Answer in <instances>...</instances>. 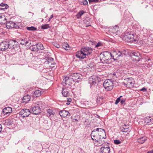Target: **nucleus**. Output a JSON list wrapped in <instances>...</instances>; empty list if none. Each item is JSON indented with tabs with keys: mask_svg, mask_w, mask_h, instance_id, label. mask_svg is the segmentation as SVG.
<instances>
[{
	"mask_svg": "<svg viewBox=\"0 0 153 153\" xmlns=\"http://www.w3.org/2000/svg\"><path fill=\"white\" fill-rule=\"evenodd\" d=\"M101 81V79L99 77L96 75L91 76L88 79L89 83L91 86L98 85Z\"/></svg>",
	"mask_w": 153,
	"mask_h": 153,
	"instance_id": "nucleus-5",
	"label": "nucleus"
},
{
	"mask_svg": "<svg viewBox=\"0 0 153 153\" xmlns=\"http://www.w3.org/2000/svg\"><path fill=\"white\" fill-rule=\"evenodd\" d=\"M147 153H153V150H152L151 151H148Z\"/></svg>",
	"mask_w": 153,
	"mask_h": 153,
	"instance_id": "nucleus-59",
	"label": "nucleus"
},
{
	"mask_svg": "<svg viewBox=\"0 0 153 153\" xmlns=\"http://www.w3.org/2000/svg\"><path fill=\"white\" fill-rule=\"evenodd\" d=\"M120 53H121V56H123V55H126V51H120Z\"/></svg>",
	"mask_w": 153,
	"mask_h": 153,
	"instance_id": "nucleus-52",
	"label": "nucleus"
},
{
	"mask_svg": "<svg viewBox=\"0 0 153 153\" xmlns=\"http://www.w3.org/2000/svg\"><path fill=\"white\" fill-rule=\"evenodd\" d=\"M31 99L30 96L28 94L26 95L23 97V102L26 103L30 101Z\"/></svg>",
	"mask_w": 153,
	"mask_h": 153,
	"instance_id": "nucleus-25",
	"label": "nucleus"
},
{
	"mask_svg": "<svg viewBox=\"0 0 153 153\" xmlns=\"http://www.w3.org/2000/svg\"><path fill=\"white\" fill-rule=\"evenodd\" d=\"M80 149V150H82V149H81V148H79V149Z\"/></svg>",
	"mask_w": 153,
	"mask_h": 153,
	"instance_id": "nucleus-62",
	"label": "nucleus"
},
{
	"mask_svg": "<svg viewBox=\"0 0 153 153\" xmlns=\"http://www.w3.org/2000/svg\"><path fill=\"white\" fill-rule=\"evenodd\" d=\"M144 122L146 123H153V120L152 119H151L150 117H147L145 118L144 120Z\"/></svg>",
	"mask_w": 153,
	"mask_h": 153,
	"instance_id": "nucleus-28",
	"label": "nucleus"
},
{
	"mask_svg": "<svg viewBox=\"0 0 153 153\" xmlns=\"http://www.w3.org/2000/svg\"><path fill=\"white\" fill-rule=\"evenodd\" d=\"M50 28V27L49 26V24H45L44 25H43L42 27L41 28L43 29H46Z\"/></svg>",
	"mask_w": 153,
	"mask_h": 153,
	"instance_id": "nucleus-38",
	"label": "nucleus"
},
{
	"mask_svg": "<svg viewBox=\"0 0 153 153\" xmlns=\"http://www.w3.org/2000/svg\"><path fill=\"white\" fill-rule=\"evenodd\" d=\"M100 150L101 153H110V147L108 145L102 146Z\"/></svg>",
	"mask_w": 153,
	"mask_h": 153,
	"instance_id": "nucleus-18",
	"label": "nucleus"
},
{
	"mask_svg": "<svg viewBox=\"0 0 153 153\" xmlns=\"http://www.w3.org/2000/svg\"><path fill=\"white\" fill-rule=\"evenodd\" d=\"M114 143L116 144H119L121 143V141L119 140H114Z\"/></svg>",
	"mask_w": 153,
	"mask_h": 153,
	"instance_id": "nucleus-45",
	"label": "nucleus"
},
{
	"mask_svg": "<svg viewBox=\"0 0 153 153\" xmlns=\"http://www.w3.org/2000/svg\"><path fill=\"white\" fill-rule=\"evenodd\" d=\"M53 45L55 47L58 48H59L60 47L59 45L56 42H53Z\"/></svg>",
	"mask_w": 153,
	"mask_h": 153,
	"instance_id": "nucleus-49",
	"label": "nucleus"
},
{
	"mask_svg": "<svg viewBox=\"0 0 153 153\" xmlns=\"http://www.w3.org/2000/svg\"><path fill=\"white\" fill-rule=\"evenodd\" d=\"M43 20H44L43 19H42L41 22H42L43 21Z\"/></svg>",
	"mask_w": 153,
	"mask_h": 153,
	"instance_id": "nucleus-61",
	"label": "nucleus"
},
{
	"mask_svg": "<svg viewBox=\"0 0 153 153\" xmlns=\"http://www.w3.org/2000/svg\"><path fill=\"white\" fill-rule=\"evenodd\" d=\"M121 129L123 132H127L130 131L129 126L126 124L124 125L121 127Z\"/></svg>",
	"mask_w": 153,
	"mask_h": 153,
	"instance_id": "nucleus-21",
	"label": "nucleus"
},
{
	"mask_svg": "<svg viewBox=\"0 0 153 153\" xmlns=\"http://www.w3.org/2000/svg\"><path fill=\"white\" fill-rule=\"evenodd\" d=\"M32 112L28 109H23L19 112V115L23 118L28 117Z\"/></svg>",
	"mask_w": 153,
	"mask_h": 153,
	"instance_id": "nucleus-14",
	"label": "nucleus"
},
{
	"mask_svg": "<svg viewBox=\"0 0 153 153\" xmlns=\"http://www.w3.org/2000/svg\"><path fill=\"white\" fill-rule=\"evenodd\" d=\"M32 114L34 115L38 114V106H34L31 108Z\"/></svg>",
	"mask_w": 153,
	"mask_h": 153,
	"instance_id": "nucleus-23",
	"label": "nucleus"
},
{
	"mask_svg": "<svg viewBox=\"0 0 153 153\" xmlns=\"http://www.w3.org/2000/svg\"><path fill=\"white\" fill-rule=\"evenodd\" d=\"M111 53L106 51L103 52L100 54V59L104 63H108V60L111 59Z\"/></svg>",
	"mask_w": 153,
	"mask_h": 153,
	"instance_id": "nucleus-3",
	"label": "nucleus"
},
{
	"mask_svg": "<svg viewBox=\"0 0 153 153\" xmlns=\"http://www.w3.org/2000/svg\"><path fill=\"white\" fill-rule=\"evenodd\" d=\"M72 121L74 123H77L78 121V120L76 119H73L72 120Z\"/></svg>",
	"mask_w": 153,
	"mask_h": 153,
	"instance_id": "nucleus-54",
	"label": "nucleus"
},
{
	"mask_svg": "<svg viewBox=\"0 0 153 153\" xmlns=\"http://www.w3.org/2000/svg\"><path fill=\"white\" fill-rule=\"evenodd\" d=\"M76 56L78 58L83 59L86 57V54L83 51L82 48L80 51H77L76 53Z\"/></svg>",
	"mask_w": 153,
	"mask_h": 153,
	"instance_id": "nucleus-15",
	"label": "nucleus"
},
{
	"mask_svg": "<svg viewBox=\"0 0 153 153\" xmlns=\"http://www.w3.org/2000/svg\"><path fill=\"white\" fill-rule=\"evenodd\" d=\"M45 91V90L39 88V94H40V95H42Z\"/></svg>",
	"mask_w": 153,
	"mask_h": 153,
	"instance_id": "nucleus-40",
	"label": "nucleus"
},
{
	"mask_svg": "<svg viewBox=\"0 0 153 153\" xmlns=\"http://www.w3.org/2000/svg\"><path fill=\"white\" fill-rule=\"evenodd\" d=\"M91 139L93 140L99 142L102 139H105L106 134L105 130L101 128L94 129L91 134Z\"/></svg>",
	"mask_w": 153,
	"mask_h": 153,
	"instance_id": "nucleus-2",
	"label": "nucleus"
},
{
	"mask_svg": "<svg viewBox=\"0 0 153 153\" xmlns=\"http://www.w3.org/2000/svg\"><path fill=\"white\" fill-rule=\"evenodd\" d=\"M70 75L72 77L74 81L76 82H79V81L82 78V76L81 74L79 73H71Z\"/></svg>",
	"mask_w": 153,
	"mask_h": 153,
	"instance_id": "nucleus-13",
	"label": "nucleus"
},
{
	"mask_svg": "<svg viewBox=\"0 0 153 153\" xmlns=\"http://www.w3.org/2000/svg\"><path fill=\"white\" fill-rule=\"evenodd\" d=\"M70 104V102H67L66 103V104L67 105H69Z\"/></svg>",
	"mask_w": 153,
	"mask_h": 153,
	"instance_id": "nucleus-60",
	"label": "nucleus"
},
{
	"mask_svg": "<svg viewBox=\"0 0 153 153\" xmlns=\"http://www.w3.org/2000/svg\"><path fill=\"white\" fill-rule=\"evenodd\" d=\"M122 97V96H120V98H121V97Z\"/></svg>",
	"mask_w": 153,
	"mask_h": 153,
	"instance_id": "nucleus-64",
	"label": "nucleus"
},
{
	"mask_svg": "<svg viewBox=\"0 0 153 153\" xmlns=\"http://www.w3.org/2000/svg\"><path fill=\"white\" fill-rule=\"evenodd\" d=\"M43 67H44V69H43L42 71L41 72L42 73H47V71H46V69H47V68H45V67H44V65H43Z\"/></svg>",
	"mask_w": 153,
	"mask_h": 153,
	"instance_id": "nucleus-50",
	"label": "nucleus"
},
{
	"mask_svg": "<svg viewBox=\"0 0 153 153\" xmlns=\"http://www.w3.org/2000/svg\"><path fill=\"white\" fill-rule=\"evenodd\" d=\"M132 60L134 61H139L140 60L141 56L138 52H133L130 53Z\"/></svg>",
	"mask_w": 153,
	"mask_h": 153,
	"instance_id": "nucleus-10",
	"label": "nucleus"
},
{
	"mask_svg": "<svg viewBox=\"0 0 153 153\" xmlns=\"http://www.w3.org/2000/svg\"><path fill=\"white\" fill-rule=\"evenodd\" d=\"M62 93L63 96L64 97H67L70 95L68 89L67 88V87L62 88Z\"/></svg>",
	"mask_w": 153,
	"mask_h": 153,
	"instance_id": "nucleus-20",
	"label": "nucleus"
},
{
	"mask_svg": "<svg viewBox=\"0 0 153 153\" xmlns=\"http://www.w3.org/2000/svg\"><path fill=\"white\" fill-rule=\"evenodd\" d=\"M10 49L16 51L19 48L18 42L13 40H9Z\"/></svg>",
	"mask_w": 153,
	"mask_h": 153,
	"instance_id": "nucleus-9",
	"label": "nucleus"
},
{
	"mask_svg": "<svg viewBox=\"0 0 153 153\" xmlns=\"http://www.w3.org/2000/svg\"><path fill=\"white\" fill-rule=\"evenodd\" d=\"M146 140V138L145 137H141L137 140V142L141 144L143 143Z\"/></svg>",
	"mask_w": 153,
	"mask_h": 153,
	"instance_id": "nucleus-30",
	"label": "nucleus"
},
{
	"mask_svg": "<svg viewBox=\"0 0 153 153\" xmlns=\"http://www.w3.org/2000/svg\"><path fill=\"white\" fill-rule=\"evenodd\" d=\"M42 53L39 54V65H44L45 68H51L54 69L56 63L53 61V59L51 57H48L47 54L41 51Z\"/></svg>",
	"mask_w": 153,
	"mask_h": 153,
	"instance_id": "nucleus-1",
	"label": "nucleus"
},
{
	"mask_svg": "<svg viewBox=\"0 0 153 153\" xmlns=\"http://www.w3.org/2000/svg\"><path fill=\"white\" fill-rule=\"evenodd\" d=\"M65 1H68V0H64Z\"/></svg>",
	"mask_w": 153,
	"mask_h": 153,
	"instance_id": "nucleus-63",
	"label": "nucleus"
},
{
	"mask_svg": "<svg viewBox=\"0 0 153 153\" xmlns=\"http://www.w3.org/2000/svg\"><path fill=\"white\" fill-rule=\"evenodd\" d=\"M15 23L10 21L7 22L6 24V26L8 28H15Z\"/></svg>",
	"mask_w": 153,
	"mask_h": 153,
	"instance_id": "nucleus-22",
	"label": "nucleus"
},
{
	"mask_svg": "<svg viewBox=\"0 0 153 153\" xmlns=\"http://www.w3.org/2000/svg\"><path fill=\"white\" fill-rule=\"evenodd\" d=\"M120 101V97H118L116 100L115 102L116 105H117Z\"/></svg>",
	"mask_w": 153,
	"mask_h": 153,
	"instance_id": "nucleus-46",
	"label": "nucleus"
},
{
	"mask_svg": "<svg viewBox=\"0 0 153 153\" xmlns=\"http://www.w3.org/2000/svg\"><path fill=\"white\" fill-rule=\"evenodd\" d=\"M19 42H20V43L22 45H26L28 43V41L27 40L26 38L20 39Z\"/></svg>",
	"mask_w": 153,
	"mask_h": 153,
	"instance_id": "nucleus-29",
	"label": "nucleus"
},
{
	"mask_svg": "<svg viewBox=\"0 0 153 153\" xmlns=\"http://www.w3.org/2000/svg\"><path fill=\"white\" fill-rule=\"evenodd\" d=\"M2 129V126L0 124V132L1 131Z\"/></svg>",
	"mask_w": 153,
	"mask_h": 153,
	"instance_id": "nucleus-57",
	"label": "nucleus"
},
{
	"mask_svg": "<svg viewBox=\"0 0 153 153\" xmlns=\"http://www.w3.org/2000/svg\"><path fill=\"white\" fill-rule=\"evenodd\" d=\"M44 48L43 45L42 44L39 43V53H40V54L42 53L41 51H42V52L44 53Z\"/></svg>",
	"mask_w": 153,
	"mask_h": 153,
	"instance_id": "nucleus-34",
	"label": "nucleus"
},
{
	"mask_svg": "<svg viewBox=\"0 0 153 153\" xmlns=\"http://www.w3.org/2000/svg\"><path fill=\"white\" fill-rule=\"evenodd\" d=\"M99 0H88L89 3L91 4L92 2L96 3Z\"/></svg>",
	"mask_w": 153,
	"mask_h": 153,
	"instance_id": "nucleus-47",
	"label": "nucleus"
},
{
	"mask_svg": "<svg viewBox=\"0 0 153 153\" xmlns=\"http://www.w3.org/2000/svg\"><path fill=\"white\" fill-rule=\"evenodd\" d=\"M118 29V26L117 25H116L113 27V28L111 29V31L112 32V33L113 34H116V35H117L119 33Z\"/></svg>",
	"mask_w": 153,
	"mask_h": 153,
	"instance_id": "nucleus-24",
	"label": "nucleus"
},
{
	"mask_svg": "<svg viewBox=\"0 0 153 153\" xmlns=\"http://www.w3.org/2000/svg\"><path fill=\"white\" fill-rule=\"evenodd\" d=\"M80 4L82 5L83 4L84 5H86L88 4V3L87 1L86 0L83 1H80Z\"/></svg>",
	"mask_w": 153,
	"mask_h": 153,
	"instance_id": "nucleus-43",
	"label": "nucleus"
},
{
	"mask_svg": "<svg viewBox=\"0 0 153 153\" xmlns=\"http://www.w3.org/2000/svg\"><path fill=\"white\" fill-rule=\"evenodd\" d=\"M81 48L84 53L86 54V56L90 55L92 53L93 51L92 48L87 47H85L82 48Z\"/></svg>",
	"mask_w": 153,
	"mask_h": 153,
	"instance_id": "nucleus-16",
	"label": "nucleus"
},
{
	"mask_svg": "<svg viewBox=\"0 0 153 153\" xmlns=\"http://www.w3.org/2000/svg\"><path fill=\"white\" fill-rule=\"evenodd\" d=\"M62 47L65 50H68V48H69V47L68 44L67 43L64 42L62 44Z\"/></svg>",
	"mask_w": 153,
	"mask_h": 153,
	"instance_id": "nucleus-35",
	"label": "nucleus"
},
{
	"mask_svg": "<svg viewBox=\"0 0 153 153\" xmlns=\"http://www.w3.org/2000/svg\"><path fill=\"white\" fill-rule=\"evenodd\" d=\"M146 66H147L148 68L150 67L152 64V62L150 58H148L145 61Z\"/></svg>",
	"mask_w": 153,
	"mask_h": 153,
	"instance_id": "nucleus-27",
	"label": "nucleus"
},
{
	"mask_svg": "<svg viewBox=\"0 0 153 153\" xmlns=\"http://www.w3.org/2000/svg\"><path fill=\"white\" fill-rule=\"evenodd\" d=\"M27 29L29 30H35L37 29L34 27L32 26L31 27H27Z\"/></svg>",
	"mask_w": 153,
	"mask_h": 153,
	"instance_id": "nucleus-42",
	"label": "nucleus"
},
{
	"mask_svg": "<svg viewBox=\"0 0 153 153\" xmlns=\"http://www.w3.org/2000/svg\"><path fill=\"white\" fill-rule=\"evenodd\" d=\"M53 14H52L51 15L50 17L49 18V19H48V21H50V20L53 18Z\"/></svg>",
	"mask_w": 153,
	"mask_h": 153,
	"instance_id": "nucleus-56",
	"label": "nucleus"
},
{
	"mask_svg": "<svg viewBox=\"0 0 153 153\" xmlns=\"http://www.w3.org/2000/svg\"><path fill=\"white\" fill-rule=\"evenodd\" d=\"M38 90L36 91L33 94V97H38Z\"/></svg>",
	"mask_w": 153,
	"mask_h": 153,
	"instance_id": "nucleus-44",
	"label": "nucleus"
},
{
	"mask_svg": "<svg viewBox=\"0 0 153 153\" xmlns=\"http://www.w3.org/2000/svg\"><path fill=\"white\" fill-rule=\"evenodd\" d=\"M59 114L60 116L62 117H65L67 116L69 117L70 116V113L68 111L65 110L60 111Z\"/></svg>",
	"mask_w": 153,
	"mask_h": 153,
	"instance_id": "nucleus-19",
	"label": "nucleus"
},
{
	"mask_svg": "<svg viewBox=\"0 0 153 153\" xmlns=\"http://www.w3.org/2000/svg\"><path fill=\"white\" fill-rule=\"evenodd\" d=\"M103 86L107 91L111 90L113 87V82L110 79L105 80L103 82Z\"/></svg>",
	"mask_w": 153,
	"mask_h": 153,
	"instance_id": "nucleus-7",
	"label": "nucleus"
},
{
	"mask_svg": "<svg viewBox=\"0 0 153 153\" xmlns=\"http://www.w3.org/2000/svg\"><path fill=\"white\" fill-rule=\"evenodd\" d=\"M143 35L145 37H149L150 36V32L147 29L145 28H143L142 30Z\"/></svg>",
	"mask_w": 153,
	"mask_h": 153,
	"instance_id": "nucleus-26",
	"label": "nucleus"
},
{
	"mask_svg": "<svg viewBox=\"0 0 153 153\" xmlns=\"http://www.w3.org/2000/svg\"><path fill=\"white\" fill-rule=\"evenodd\" d=\"M4 122L5 123H4L5 125H10L11 124V122L10 121V120H9L7 119L5 120Z\"/></svg>",
	"mask_w": 153,
	"mask_h": 153,
	"instance_id": "nucleus-41",
	"label": "nucleus"
},
{
	"mask_svg": "<svg viewBox=\"0 0 153 153\" xmlns=\"http://www.w3.org/2000/svg\"><path fill=\"white\" fill-rule=\"evenodd\" d=\"M125 100L124 99H122L121 100H120V103L121 104H123L125 103Z\"/></svg>",
	"mask_w": 153,
	"mask_h": 153,
	"instance_id": "nucleus-51",
	"label": "nucleus"
},
{
	"mask_svg": "<svg viewBox=\"0 0 153 153\" xmlns=\"http://www.w3.org/2000/svg\"><path fill=\"white\" fill-rule=\"evenodd\" d=\"M15 28L16 29L21 28L22 26L21 25V23L20 22L15 23Z\"/></svg>",
	"mask_w": 153,
	"mask_h": 153,
	"instance_id": "nucleus-37",
	"label": "nucleus"
},
{
	"mask_svg": "<svg viewBox=\"0 0 153 153\" xmlns=\"http://www.w3.org/2000/svg\"><path fill=\"white\" fill-rule=\"evenodd\" d=\"M123 40L128 42H132L135 40L134 35L131 32H126L122 36Z\"/></svg>",
	"mask_w": 153,
	"mask_h": 153,
	"instance_id": "nucleus-4",
	"label": "nucleus"
},
{
	"mask_svg": "<svg viewBox=\"0 0 153 153\" xmlns=\"http://www.w3.org/2000/svg\"><path fill=\"white\" fill-rule=\"evenodd\" d=\"M85 13V12L83 10H80L76 16L78 18H80Z\"/></svg>",
	"mask_w": 153,
	"mask_h": 153,
	"instance_id": "nucleus-36",
	"label": "nucleus"
},
{
	"mask_svg": "<svg viewBox=\"0 0 153 153\" xmlns=\"http://www.w3.org/2000/svg\"><path fill=\"white\" fill-rule=\"evenodd\" d=\"M12 109L11 107H7L4 108L2 110V112L4 115L8 116L12 113Z\"/></svg>",
	"mask_w": 153,
	"mask_h": 153,
	"instance_id": "nucleus-17",
	"label": "nucleus"
},
{
	"mask_svg": "<svg viewBox=\"0 0 153 153\" xmlns=\"http://www.w3.org/2000/svg\"><path fill=\"white\" fill-rule=\"evenodd\" d=\"M6 20V18L4 16H0V24H4L6 22L5 21Z\"/></svg>",
	"mask_w": 153,
	"mask_h": 153,
	"instance_id": "nucleus-32",
	"label": "nucleus"
},
{
	"mask_svg": "<svg viewBox=\"0 0 153 153\" xmlns=\"http://www.w3.org/2000/svg\"><path fill=\"white\" fill-rule=\"evenodd\" d=\"M9 40L8 41H4L0 43V50L5 51L8 48L10 49Z\"/></svg>",
	"mask_w": 153,
	"mask_h": 153,
	"instance_id": "nucleus-11",
	"label": "nucleus"
},
{
	"mask_svg": "<svg viewBox=\"0 0 153 153\" xmlns=\"http://www.w3.org/2000/svg\"><path fill=\"white\" fill-rule=\"evenodd\" d=\"M67 102H71L72 101V99L70 98H68L67 99Z\"/></svg>",
	"mask_w": 153,
	"mask_h": 153,
	"instance_id": "nucleus-55",
	"label": "nucleus"
},
{
	"mask_svg": "<svg viewBox=\"0 0 153 153\" xmlns=\"http://www.w3.org/2000/svg\"><path fill=\"white\" fill-rule=\"evenodd\" d=\"M40 103L41 105V106L40 105V106H39V109L40 110H43L45 107V103H42V102H40Z\"/></svg>",
	"mask_w": 153,
	"mask_h": 153,
	"instance_id": "nucleus-39",
	"label": "nucleus"
},
{
	"mask_svg": "<svg viewBox=\"0 0 153 153\" xmlns=\"http://www.w3.org/2000/svg\"><path fill=\"white\" fill-rule=\"evenodd\" d=\"M102 45V44L101 42H99L96 45L95 47L97 48H98V47Z\"/></svg>",
	"mask_w": 153,
	"mask_h": 153,
	"instance_id": "nucleus-48",
	"label": "nucleus"
},
{
	"mask_svg": "<svg viewBox=\"0 0 153 153\" xmlns=\"http://www.w3.org/2000/svg\"><path fill=\"white\" fill-rule=\"evenodd\" d=\"M36 66H37V65H33V67L34 69H36V70H37V68H35V67H36Z\"/></svg>",
	"mask_w": 153,
	"mask_h": 153,
	"instance_id": "nucleus-58",
	"label": "nucleus"
},
{
	"mask_svg": "<svg viewBox=\"0 0 153 153\" xmlns=\"http://www.w3.org/2000/svg\"><path fill=\"white\" fill-rule=\"evenodd\" d=\"M111 53V58L114 60L118 59L119 57L121 56V54L120 53V51L118 50L113 51L112 53Z\"/></svg>",
	"mask_w": 153,
	"mask_h": 153,
	"instance_id": "nucleus-12",
	"label": "nucleus"
},
{
	"mask_svg": "<svg viewBox=\"0 0 153 153\" xmlns=\"http://www.w3.org/2000/svg\"><path fill=\"white\" fill-rule=\"evenodd\" d=\"M134 80L132 78L125 79H124V82L123 83L125 86L129 88L134 87Z\"/></svg>",
	"mask_w": 153,
	"mask_h": 153,
	"instance_id": "nucleus-6",
	"label": "nucleus"
},
{
	"mask_svg": "<svg viewBox=\"0 0 153 153\" xmlns=\"http://www.w3.org/2000/svg\"><path fill=\"white\" fill-rule=\"evenodd\" d=\"M74 82L75 81L72 78L66 76L63 79L62 83L63 85L65 86L66 85L71 86Z\"/></svg>",
	"mask_w": 153,
	"mask_h": 153,
	"instance_id": "nucleus-8",
	"label": "nucleus"
},
{
	"mask_svg": "<svg viewBox=\"0 0 153 153\" xmlns=\"http://www.w3.org/2000/svg\"><path fill=\"white\" fill-rule=\"evenodd\" d=\"M47 112L49 114V116H48V117H52L55 114V113L53 111V110L51 109H48L47 110Z\"/></svg>",
	"mask_w": 153,
	"mask_h": 153,
	"instance_id": "nucleus-33",
	"label": "nucleus"
},
{
	"mask_svg": "<svg viewBox=\"0 0 153 153\" xmlns=\"http://www.w3.org/2000/svg\"><path fill=\"white\" fill-rule=\"evenodd\" d=\"M140 91H142L143 92H146L147 91V89L145 88L144 87L143 88H141L140 90Z\"/></svg>",
	"mask_w": 153,
	"mask_h": 153,
	"instance_id": "nucleus-53",
	"label": "nucleus"
},
{
	"mask_svg": "<svg viewBox=\"0 0 153 153\" xmlns=\"http://www.w3.org/2000/svg\"><path fill=\"white\" fill-rule=\"evenodd\" d=\"M9 7V6L7 4L3 3H1L0 4V9L4 10L7 9Z\"/></svg>",
	"mask_w": 153,
	"mask_h": 153,
	"instance_id": "nucleus-31",
	"label": "nucleus"
}]
</instances>
